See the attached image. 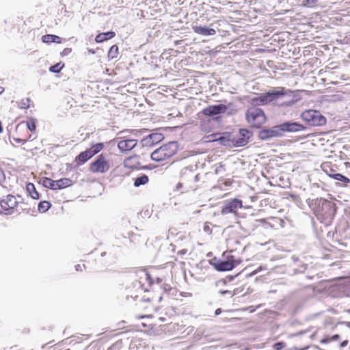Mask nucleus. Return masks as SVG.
Instances as JSON below:
<instances>
[{"label":"nucleus","instance_id":"4d7b16f0","mask_svg":"<svg viewBox=\"0 0 350 350\" xmlns=\"http://www.w3.org/2000/svg\"><path fill=\"white\" fill-rule=\"evenodd\" d=\"M105 254H106V252H103V253L101 254V256H104L105 255Z\"/></svg>","mask_w":350,"mask_h":350},{"label":"nucleus","instance_id":"9b49d317","mask_svg":"<svg viewBox=\"0 0 350 350\" xmlns=\"http://www.w3.org/2000/svg\"><path fill=\"white\" fill-rule=\"evenodd\" d=\"M243 207L242 200L234 198L229 200H226L221 208V213L223 215L229 214V213H237V211L238 208H241Z\"/></svg>","mask_w":350,"mask_h":350},{"label":"nucleus","instance_id":"2f4dec72","mask_svg":"<svg viewBox=\"0 0 350 350\" xmlns=\"http://www.w3.org/2000/svg\"><path fill=\"white\" fill-rule=\"evenodd\" d=\"M118 55V47L116 45H113L109 50L108 57L111 59H115Z\"/></svg>","mask_w":350,"mask_h":350},{"label":"nucleus","instance_id":"603ef678","mask_svg":"<svg viewBox=\"0 0 350 350\" xmlns=\"http://www.w3.org/2000/svg\"><path fill=\"white\" fill-rule=\"evenodd\" d=\"M4 91V88L3 87H0V94L3 93Z\"/></svg>","mask_w":350,"mask_h":350},{"label":"nucleus","instance_id":"37998d69","mask_svg":"<svg viewBox=\"0 0 350 350\" xmlns=\"http://www.w3.org/2000/svg\"><path fill=\"white\" fill-rule=\"evenodd\" d=\"M71 52V49L70 48H66L64 49L63 52H62V55H67L68 53H70Z\"/></svg>","mask_w":350,"mask_h":350},{"label":"nucleus","instance_id":"4c0bfd02","mask_svg":"<svg viewBox=\"0 0 350 350\" xmlns=\"http://www.w3.org/2000/svg\"><path fill=\"white\" fill-rule=\"evenodd\" d=\"M285 347V343L283 342H278L273 346L275 350H282Z\"/></svg>","mask_w":350,"mask_h":350},{"label":"nucleus","instance_id":"6ab92c4d","mask_svg":"<svg viewBox=\"0 0 350 350\" xmlns=\"http://www.w3.org/2000/svg\"><path fill=\"white\" fill-rule=\"evenodd\" d=\"M116 36V33L113 31H109L104 33H98L96 38L95 41L97 43H100L104 41L108 40L109 39L113 38Z\"/></svg>","mask_w":350,"mask_h":350},{"label":"nucleus","instance_id":"7ed1b4c3","mask_svg":"<svg viewBox=\"0 0 350 350\" xmlns=\"http://www.w3.org/2000/svg\"><path fill=\"white\" fill-rule=\"evenodd\" d=\"M178 144L177 142H170L153 151L150 157L152 160L157 162L163 161L174 156L178 152Z\"/></svg>","mask_w":350,"mask_h":350},{"label":"nucleus","instance_id":"79ce46f5","mask_svg":"<svg viewBox=\"0 0 350 350\" xmlns=\"http://www.w3.org/2000/svg\"><path fill=\"white\" fill-rule=\"evenodd\" d=\"M348 343H349L348 340H343V341L340 344V348H344V347H345L346 346H347Z\"/></svg>","mask_w":350,"mask_h":350},{"label":"nucleus","instance_id":"20e7f679","mask_svg":"<svg viewBox=\"0 0 350 350\" xmlns=\"http://www.w3.org/2000/svg\"><path fill=\"white\" fill-rule=\"evenodd\" d=\"M247 122L254 127L259 128L267 120L265 112L258 107H250L245 113Z\"/></svg>","mask_w":350,"mask_h":350},{"label":"nucleus","instance_id":"412c9836","mask_svg":"<svg viewBox=\"0 0 350 350\" xmlns=\"http://www.w3.org/2000/svg\"><path fill=\"white\" fill-rule=\"evenodd\" d=\"M56 189H62L72 185L73 181L68 178H60L55 180Z\"/></svg>","mask_w":350,"mask_h":350},{"label":"nucleus","instance_id":"dca6fc26","mask_svg":"<svg viewBox=\"0 0 350 350\" xmlns=\"http://www.w3.org/2000/svg\"><path fill=\"white\" fill-rule=\"evenodd\" d=\"M227 110V106L224 104L209 105L204 108L202 113L206 116L213 117L224 113Z\"/></svg>","mask_w":350,"mask_h":350},{"label":"nucleus","instance_id":"f3484780","mask_svg":"<svg viewBox=\"0 0 350 350\" xmlns=\"http://www.w3.org/2000/svg\"><path fill=\"white\" fill-rule=\"evenodd\" d=\"M163 139L164 136L162 133H154L144 137L141 141V144L143 147H151L159 143Z\"/></svg>","mask_w":350,"mask_h":350},{"label":"nucleus","instance_id":"39448f33","mask_svg":"<svg viewBox=\"0 0 350 350\" xmlns=\"http://www.w3.org/2000/svg\"><path fill=\"white\" fill-rule=\"evenodd\" d=\"M301 118L308 126H319L326 124L325 117L317 110H306L301 114Z\"/></svg>","mask_w":350,"mask_h":350},{"label":"nucleus","instance_id":"a211bd4d","mask_svg":"<svg viewBox=\"0 0 350 350\" xmlns=\"http://www.w3.org/2000/svg\"><path fill=\"white\" fill-rule=\"evenodd\" d=\"M192 28L195 33L204 36H213L216 33L215 29L207 26L194 25Z\"/></svg>","mask_w":350,"mask_h":350},{"label":"nucleus","instance_id":"49530a36","mask_svg":"<svg viewBox=\"0 0 350 350\" xmlns=\"http://www.w3.org/2000/svg\"><path fill=\"white\" fill-rule=\"evenodd\" d=\"M220 293L222 295L230 294V295H231V296L233 295L231 294L230 291H229L228 290L220 291Z\"/></svg>","mask_w":350,"mask_h":350},{"label":"nucleus","instance_id":"f03ea898","mask_svg":"<svg viewBox=\"0 0 350 350\" xmlns=\"http://www.w3.org/2000/svg\"><path fill=\"white\" fill-rule=\"evenodd\" d=\"M314 205V213L322 219H332L336 212L335 203L325 199H317Z\"/></svg>","mask_w":350,"mask_h":350},{"label":"nucleus","instance_id":"ddd939ff","mask_svg":"<svg viewBox=\"0 0 350 350\" xmlns=\"http://www.w3.org/2000/svg\"><path fill=\"white\" fill-rule=\"evenodd\" d=\"M279 125L280 133L283 136L284 133H295L304 131L306 129L305 126L296 122H285Z\"/></svg>","mask_w":350,"mask_h":350},{"label":"nucleus","instance_id":"5701e85b","mask_svg":"<svg viewBox=\"0 0 350 350\" xmlns=\"http://www.w3.org/2000/svg\"><path fill=\"white\" fill-rule=\"evenodd\" d=\"M62 38L53 34H46L42 37V40L44 43L51 44L53 42L61 43Z\"/></svg>","mask_w":350,"mask_h":350},{"label":"nucleus","instance_id":"052dcab7","mask_svg":"<svg viewBox=\"0 0 350 350\" xmlns=\"http://www.w3.org/2000/svg\"><path fill=\"white\" fill-rule=\"evenodd\" d=\"M208 229H209V227L204 228V230H208Z\"/></svg>","mask_w":350,"mask_h":350},{"label":"nucleus","instance_id":"de8ad7c7","mask_svg":"<svg viewBox=\"0 0 350 350\" xmlns=\"http://www.w3.org/2000/svg\"><path fill=\"white\" fill-rule=\"evenodd\" d=\"M292 258L293 261L295 263H297V264H298L299 262H299V259H298V258H297V257H296V256H292V258Z\"/></svg>","mask_w":350,"mask_h":350},{"label":"nucleus","instance_id":"aec40b11","mask_svg":"<svg viewBox=\"0 0 350 350\" xmlns=\"http://www.w3.org/2000/svg\"><path fill=\"white\" fill-rule=\"evenodd\" d=\"M92 157V155L91 152L88 149H87L86 150L79 153L75 158V161H77L79 164H83Z\"/></svg>","mask_w":350,"mask_h":350},{"label":"nucleus","instance_id":"bb28decb","mask_svg":"<svg viewBox=\"0 0 350 350\" xmlns=\"http://www.w3.org/2000/svg\"><path fill=\"white\" fill-rule=\"evenodd\" d=\"M215 141L219 142L220 144L228 146L232 144V138H230V135L228 133H224L223 135L218 137Z\"/></svg>","mask_w":350,"mask_h":350},{"label":"nucleus","instance_id":"6e6552de","mask_svg":"<svg viewBox=\"0 0 350 350\" xmlns=\"http://www.w3.org/2000/svg\"><path fill=\"white\" fill-rule=\"evenodd\" d=\"M211 265L218 271H227L232 270L241 262L239 259H235L233 256L227 257L226 260H219L214 258L211 260Z\"/></svg>","mask_w":350,"mask_h":350},{"label":"nucleus","instance_id":"423d86ee","mask_svg":"<svg viewBox=\"0 0 350 350\" xmlns=\"http://www.w3.org/2000/svg\"><path fill=\"white\" fill-rule=\"evenodd\" d=\"M144 131L140 130H124L120 133L122 136L120 138L123 139L118 142V147L120 152H127L133 149L137 145V139L127 138L128 133H133L135 136L142 133Z\"/></svg>","mask_w":350,"mask_h":350},{"label":"nucleus","instance_id":"f257e3e1","mask_svg":"<svg viewBox=\"0 0 350 350\" xmlns=\"http://www.w3.org/2000/svg\"><path fill=\"white\" fill-rule=\"evenodd\" d=\"M196 165H189L182 169L180 181L176 185V191L183 193L197 189L196 183L199 180V174L196 173Z\"/></svg>","mask_w":350,"mask_h":350},{"label":"nucleus","instance_id":"393cba45","mask_svg":"<svg viewBox=\"0 0 350 350\" xmlns=\"http://www.w3.org/2000/svg\"><path fill=\"white\" fill-rule=\"evenodd\" d=\"M26 190L33 199L37 200L40 198L39 193L36 191L34 184L31 183H27Z\"/></svg>","mask_w":350,"mask_h":350},{"label":"nucleus","instance_id":"a878e982","mask_svg":"<svg viewBox=\"0 0 350 350\" xmlns=\"http://www.w3.org/2000/svg\"><path fill=\"white\" fill-rule=\"evenodd\" d=\"M149 178L146 174H141L139 176L135 178L134 179L133 185L135 187H139L142 185H144L148 183Z\"/></svg>","mask_w":350,"mask_h":350},{"label":"nucleus","instance_id":"4468645a","mask_svg":"<svg viewBox=\"0 0 350 350\" xmlns=\"http://www.w3.org/2000/svg\"><path fill=\"white\" fill-rule=\"evenodd\" d=\"M258 137L261 140H268L273 137H282L279 125L273 126L271 129H264L258 131Z\"/></svg>","mask_w":350,"mask_h":350},{"label":"nucleus","instance_id":"7c9ffc66","mask_svg":"<svg viewBox=\"0 0 350 350\" xmlns=\"http://www.w3.org/2000/svg\"><path fill=\"white\" fill-rule=\"evenodd\" d=\"M340 336L339 334H334L333 336H327L321 340V343L327 344L332 341H337L340 339Z\"/></svg>","mask_w":350,"mask_h":350},{"label":"nucleus","instance_id":"cd10ccee","mask_svg":"<svg viewBox=\"0 0 350 350\" xmlns=\"http://www.w3.org/2000/svg\"><path fill=\"white\" fill-rule=\"evenodd\" d=\"M51 206V204L46 200L41 201L38 206V210L40 213H44L46 212Z\"/></svg>","mask_w":350,"mask_h":350},{"label":"nucleus","instance_id":"9d476101","mask_svg":"<svg viewBox=\"0 0 350 350\" xmlns=\"http://www.w3.org/2000/svg\"><path fill=\"white\" fill-rule=\"evenodd\" d=\"M252 132L246 129H240L239 133L232 137V144L235 147H242L247 144L252 137Z\"/></svg>","mask_w":350,"mask_h":350},{"label":"nucleus","instance_id":"4be33fe9","mask_svg":"<svg viewBox=\"0 0 350 350\" xmlns=\"http://www.w3.org/2000/svg\"><path fill=\"white\" fill-rule=\"evenodd\" d=\"M265 225L269 224L265 219H249L247 220V226L251 228L252 230H254L259 225Z\"/></svg>","mask_w":350,"mask_h":350},{"label":"nucleus","instance_id":"473e14b6","mask_svg":"<svg viewBox=\"0 0 350 350\" xmlns=\"http://www.w3.org/2000/svg\"><path fill=\"white\" fill-rule=\"evenodd\" d=\"M297 268H295L293 270L294 274L304 273L308 267L307 264L301 263L299 265V262L297 264Z\"/></svg>","mask_w":350,"mask_h":350},{"label":"nucleus","instance_id":"2eb2a0df","mask_svg":"<svg viewBox=\"0 0 350 350\" xmlns=\"http://www.w3.org/2000/svg\"><path fill=\"white\" fill-rule=\"evenodd\" d=\"M140 274L139 280L133 282L132 285L133 288H135L137 291L145 292L147 291V288L144 286V281L148 282V286H150L152 283V280L148 273L141 271Z\"/></svg>","mask_w":350,"mask_h":350},{"label":"nucleus","instance_id":"09e8293b","mask_svg":"<svg viewBox=\"0 0 350 350\" xmlns=\"http://www.w3.org/2000/svg\"><path fill=\"white\" fill-rule=\"evenodd\" d=\"M237 276V275H228L226 277V278L228 280V281H232L234 280V278H236Z\"/></svg>","mask_w":350,"mask_h":350},{"label":"nucleus","instance_id":"1a4fd4ad","mask_svg":"<svg viewBox=\"0 0 350 350\" xmlns=\"http://www.w3.org/2000/svg\"><path fill=\"white\" fill-rule=\"evenodd\" d=\"M110 168L109 161L103 154H99L90 165V171L92 173H105Z\"/></svg>","mask_w":350,"mask_h":350},{"label":"nucleus","instance_id":"13d9d810","mask_svg":"<svg viewBox=\"0 0 350 350\" xmlns=\"http://www.w3.org/2000/svg\"><path fill=\"white\" fill-rule=\"evenodd\" d=\"M208 229H209V227L204 228V230H208Z\"/></svg>","mask_w":350,"mask_h":350},{"label":"nucleus","instance_id":"c756f323","mask_svg":"<svg viewBox=\"0 0 350 350\" xmlns=\"http://www.w3.org/2000/svg\"><path fill=\"white\" fill-rule=\"evenodd\" d=\"M329 176L333 178L334 180H338V181H341V182H343V183H350L349 178H348L347 177H346V176H345L342 174H339V173H335V174H329Z\"/></svg>","mask_w":350,"mask_h":350},{"label":"nucleus","instance_id":"bf43d9fd","mask_svg":"<svg viewBox=\"0 0 350 350\" xmlns=\"http://www.w3.org/2000/svg\"><path fill=\"white\" fill-rule=\"evenodd\" d=\"M208 229H209V227L204 228V230H208Z\"/></svg>","mask_w":350,"mask_h":350},{"label":"nucleus","instance_id":"58836bf2","mask_svg":"<svg viewBox=\"0 0 350 350\" xmlns=\"http://www.w3.org/2000/svg\"><path fill=\"white\" fill-rule=\"evenodd\" d=\"M262 269V267H259L258 269L254 270L253 271H252L251 273H247L246 275V278H250V277H252L256 274H257L258 273H259L261 270Z\"/></svg>","mask_w":350,"mask_h":350},{"label":"nucleus","instance_id":"f8f14e48","mask_svg":"<svg viewBox=\"0 0 350 350\" xmlns=\"http://www.w3.org/2000/svg\"><path fill=\"white\" fill-rule=\"evenodd\" d=\"M14 196L8 195L0 202L1 206L5 215H11L15 206L19 203Z\"/></svg>","mask_w":350,"mask_h":350},{"label":"nucleus","instance_id":"a19ab883","mask_svg":"<svg viewBox=\"0 0 350 350\" xmlns=\"http://www.w3.org/2000/svg\"><path fill=\"white\" fill-rule=\"evenodd\" d=\"M120 347V342H116L108 350L116 349H118Z\"/></svg>","mask_w":350,"mask_h":350},{"label":"nucleus","instance_id":"5fc2aeb1","mask_svg":"<svg viewBox=\"0 0 350 350\" xmlns=\"http://www.w3.org/2000/svg\"><path fill=\"white\" fill-rule=\"evenodd\" d=\"M131 297H133V298H136L138 297V295H131Z\"/></svg>","mask_w":350,"mask_h":350},{"label":"nucleus","instance_id":"f704fd0d","mask_svg":"<svg viewBox=\"0 0 350 350\" xmlns=\"http://www.w3.org/2000/svg\"><path fill=\"white\" fill-rule=\"evenodd\" d=\"M30 101L29 98H23L19 102L18 107L21 109H28L29 107Z\"/></svg>","mask_w":350,"mask_h":350},{"label":"nucleus","instance_id":"e433bc0d","mask_svg":"<svg viewBox=\"0 0 350 350\" xmlns=\"http://www.w3.org/2000/svg\"><path fill=\"white\" fill-rule=\"evenodd\" d=\"M318 0H304L302 5L304 6L315 5H317Z\"/></svg>","mask_w":350,"mask_h":350},{"label":"nucleus","instance_id":"3c124183","mask_svg":"<svg viewBox=\"0 0 350 350\" xmlns=\"http://www.w3.org/2000/svg\"><path fill=\"white\" fill-rule=\"evenodd\" d=\"M76 271H82V267L80 265H77L75 266Z\"/></svg>","mask_w":350,"mask_h":350},{"label":"nucleus","instance_id":"6e6d98bb","mask_svg":"<svg viewBox=\"0 0 350 350\" xmlns=\"http://www.w3.org/2000/svg\"><path fill=\"white\" fill-rule=\"evenodd\" d=\"M15 141H16V142H18V143H19V142H21L22 140H21V139H15Z\"/></svg>","mask_w":350,"mask_h":350},{"label":"nucleus","instance_id":"ea45409f","mask_svg":"<svg viewBox=\"0 0 350 350\" xmlns=\"http://www.w3.org/2000/svg\"><path fill=\"white\" fill-rule=\"evenodd\" d=\"M5 180V175L3 170L0 167V184L3 183Z\"/></svg>","mask_w":350,"mask_h":350},{"label":"nucleus","instance_id":"864d4df0","mask_svg":"<svg viewBox=\"0 0 350 350\" xmlns=\"http://www.w3.org/2000/svg\"><path fill=\"white\" fill-rule=\"evenodd\" d=\"M89 53H92V54H94V51L92 50V49H89L88 50Z\"/></svg>","mask_w":350,"mask_h":350},{"label":"nucleus","instance_id":"0eeeda50","mask_svg":"<svg viewBox=\"0 0 350 350\" xmlns=\"http://www.w3.org/2000/svg\"><path fill=\"white\" fill-rule=\"evenodd\" d=\"M288 93H293L292 91L279 88V90H273L265 93L260 94L257 98L252 99L254 102L258 103L260 105H265L273 100L278 99L280 96H284Z\"/></svg>","mask_w":350,"mask_h":350},{"label":"nucleus","instance_id":"72a5a7b5","mask_svg":"<svg viewBox=\"0 0 350 350\" xmlns=\"http://www.w3.org/2000/svg\"><path fill=\"white\" fill-rule=\"evenodd\" d=\"M64 64H61V63L55 64L53 66H51L49 68V71L53 73H59L61 70L63 68Z\"/></svg>","mask_w":350,"mask_h":350},{"label":"nucleus","instance_id":"c03bdc74","mask_svg":"<svg viewBox=\"0 0 350 350\" xmlns=\"http://www.w3.org/2000/svg\"><path fill=\"white\" fill-rule=\"evenodd\" d=\"M305 333H306V330H303V331H300V332H297L296 334H294V336H298L303 335V334H304Z\"/></svg>","mask_w":350,"mask_h":350},{"label":"nucleus","instance_id":"c9c22d12","mask_svg":"<svg viewBox=\"0 0 350 350\" xmlns=\"http://www.w3.org/2000/svg\"><path fill=\"white\" fill-rule=\"evenodd\" d=\"M27 126L30 131H35L36 126L34 120L31 119L29 121L27 122Z\"/></svg>","mask_w":350,"mask_h":350},{"label":"nucleus","instance_id":"b1692460","mask_svg":"<svg viewBox=\"0 0 350 350\" xmlns=\"http://www.w3.org/2000/svg\"><path fill=\"white\" fill-rule=\"evenodd\" d=\"M55 183V180L47 177H43L40 180V183L44 187L49 188L52 190L56 189Z\"/></svg>","mask_w":350,"mask_h":350},{"label":"nucleus","instance_id":"a18cd8bd","mask_svg":"<svg viewBox=\"0 0 350 350\" xmlns=\"http://www.w3.org/2000/svg\"><path fill=\"white\" fill-rule=\"evenodd\" d=\"M187 250L186 249L181 250L178 252V255H184L187 253Z\"/></svg>","mask_w":350,"mask_h":350},{"label":"nucleus","instance_id":"8fccbe9b","mask_svg":"<svg viewBox=\"0 0 350 350\" xmlns=\"http://www.w3.org/2000/svg\"><path fill=\"white\" fill-rule=\"evenodd\" d=\"M221 313V309L217 308V309H216V310L215 312V315L217 316V315L220 314Z\"/></svg>","mask_w":350,"mask_h":350},{"label":"nucleus","instance_id":"c85d7f7f","mask_svg":"<svg viewBox=\"0 0 350 350\" xmlns=\"http://www.w3.org/2000/svg\"><path fill=\"white\" fill-rule=\"evenodd\" d=\"M104 148V144L103 143H97L94 145H93L88 150L91 152L92 157L98 153L100 151L103 150Z\"/></svg>","mask_w":350,"mask_h":350}]
</instances>
